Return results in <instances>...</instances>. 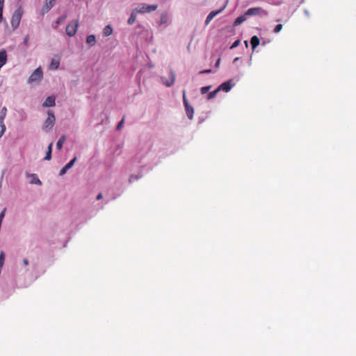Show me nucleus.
<instances>
[{
    "instance_id": "f257e3e1",
    "label": "nucleus",
    "mask_w": 356,
    "mask_h": 356,
    "mask_svg": "<svg viewBox=\"0 0 356 356\" xmlns=\"http://www.w3.org/2000/svg\"><path fill=\"white\" fill-rule=\"evenodd\" d=\"M22 15L23 9L22 7H19L14 11L10 22L13 30H15L19 27Z\"/></svg>"
},
{
    "instance_id": "f03ea898",
    "label": "nucleus",
    "mask_w": 356,
    "mask_h": 356,
    "mask_svg": "<svg viewBox=\"0 0 356 356\" xmlns=\"http://www.w3.org/2000/svg\"><path fill=\"white\" fill-rule=\"evenodd\" d=\"M47 115H48V117L44 122L42 129L46 131H49L53 128V127L55 124L56 118H55L54 112L51 111L49 110L47 111Z\"/></svg>"
},
{
    "instance_id": "7ed1b4c3",
    "label": "nucleus",
    "mask_w": 356,
    "mask_h": 356,
    "mask_svg": "<svg viewBox=\"0 0 356 356\" xmlns=\"http://www.w3.org/2000/svg\"><path fill=\"white\" fill-rule=\"evenodd\" d=\"M43 77V72L40 67L36 68L28 79L29 83L39 82Z\"/></svg>"
},
{
    "instance_id": "20e7f679",
    "label": "nucleus",
    "mask_w": 356,
    "mask_h": 356,
    "mask_svg": "<svg viewBox=\"0 0 356 356\" xmlns=\"http://www.w3.org/2000/svg\"><path fill=\"white\" fill-rule=\"evenodd\" d=\"M183 103L188 118L189 120H192L193 118L194 109L193 107L189 104L188 99H186L185 90H183Z\"/></svg>"
},
{
    "instance_id": "39448f33",
    "label": "nucleus",
    "mask_w": 356,
    "mask_h": 356,
    "mask_svg": "<svg viewBox=\"0 0 356 356\" xmlns=\"http://www.w3.org/2000/svg\"><path fill=\"white\" fill-rule=\"evenodd\" d=\"M79 26V20L74 19L66 27V34L72 37L74 36L76 31Z\"/></svg>"
},
{
    "instance_id": "423d86ee",
    "label": "nucleus",
    "mask_w": 356,
    "mask_h": 356,
    "mask_svg": "<svg viewBox=\"0 0 356 356\" xmlns=\"http://www.w3.org/2000/svg\"><path fill=\"white\" fill-rule=\"evenodd\" d=\"M267 15H268V12L263 10L260 7L249 8L245 13V15H248V16H254V15L266 16Z\"/></svg>"
},
{
    "instance_id": "0eeeda50",
    "label": "nucleus",
    "mask_w": 356,
    "mask_h": 356,
    "mask_svg": "<svg viewBox=\"0 0 356 356\" xmlns=\"http://www.w3.org/2000/svg\"><path fill=\"white\" fill-rule=\"evenodd\" d=\"M175 78H176L175 72L172 69H170V79H166L164 76H161V80L162 83L165 86L170 87L174 84Z\"/></svg>"
},
{
    "instance_id": "6e6552de",
    "label": "nucleus",
    "mask_w": 356,
    "mask_h": 356,
    "mask_svg": "<svg viewBox=\"0 0 356 356\" xmlns=\"http://www.w3.org/2000/svg\"><path fill=\"white\" fill-rule=\"evenodd\" d=\"M158 6L157 5H147L145 3L141 4L140 8H138V13L144 14L146 13H151L156 10Z\"/></svg>"
},
{
    "instance_id": "1a4fd4ad",
    "label": "nucleus",
    "mask_w": 356,
    "mask_h": 356,
    "mask_svg": "<svg viewBox=\"0 0 356 356\" xmlns=\"http://www.w3.org/2000/svg\"><path fill=\"white\" fill-rule=\"evenodd\" d=\"M226 7V4H225L221 8H220L219 10H213V11H211L207 17L206 19H205V22H204V24L205 25H208L210 22L216 16L218 15V14L221 13L224 9Z\"/></svg>"
},
{
    "instance_id": "9d476101",
    "label": "nucleus",
    "mask_w": 356,
    "mask_h": 356,
    "mask_svg": "<svg viewBox=\"0 0 356 356\" xmlns=\"http://www.w3.org/2000/svg\"><path fill=\"white\" fill-rule=\"evenodd\" d=\"M232 79H229L227 81H225L222 83H221L218 87L219 91L223 90V91H225L226 92L230 91V90L232 89V88L234 85V84H232Z\"/></svg>"
},
{
    "instance_id": "9b49d317",
    "label": "nucleus",
    "mask_w": 356,
    "mask_h": 356,
    "mask_svg": "<svg viewBox=\"0 0 356 356\" xmlns=\"http://www.w3.org/2000/svg\"><path fill=\"white\" fill-rule=\"evenodd\" d=\"M76 161V157H74L68 163H67L59 172V176L64 175L68 170H70L74 165Z\"/></svg>"
},
{
    "instance_id": "f8f14e48",
    "label": "nucleus",
    "mask_w": 356,
    "mask_h": 356,
    "mask_svg": "<svg viewBox=\"0 0 356 356\" xmlns=\"http://www.w3.org/2000/svg\"><path fill=\"white\" fill-rule=\"evenodd\" d=\"M26 177L31 178L30 184H36L38 186L42 185V181L40 180V179L38 178V177L36 174L27 173Z\"/></svg>"
},
{
    "instance_id": "ddd939ff",
    "label": "nucleus",
    "mask_w": 356,
    "mask_h": 356,
    "mask_svg": "<svg viewBox=\"0 0 356 356\" xmlns=\"http://www.w3.org/2000/svg\"><path fill=\"white\" fill-rule=\"evenodd\" d=\"M42 106L44 107H51L55 106V97L53 96L47 97Z\"/></svg>"
},
{
    "instance_id": "4468645a",
    "label": "nucleus",
    "mask_w": 356,
    "mask_h": 356,
    "mask_svg": "<svg viewBox=\"0 0 356 356\" xmlns=\"http://www.w3.org/2000/svg\"><path fill=\"white\" fill-rule=\"evenodd\" d=\"M137 11H138V8H134L132 10V12H131V13L130 15V17H129V19L127 20L128 24L131 25V24H133L135 22V21L136 19L137 14L138 13V12H137Z\"/></svg>"
},
{
    "instance_id": "2eb2a0df",
    "label": "nucleus",
    "mask_w": 356,
    "mask_h": 356,
    "mask_svg": "<svg viewBox=\"0 0 356 356\" xmlns=\"http://www.w3.org/2000/svg\"><path fill=\"white\" fill-rule=\"evenodd\" d=\"M259 39L257 35H254L250 39V44L252 46V49L254 51L255 48L259 44Z\"/></svg>"
},
{
    "instance_id": "dca6fc26",
    "label": "nucleus",
    "mask_w": 356,
    "mask_h": 356,
    "mask_svg": "<svg viewBox=\"0 0 356 356\" xmlns=\"http://www.w3.org/2000/svg\"><path fill=\"white\" fill-rule=\"evenodd\" d=\"M168 23V15L166 13H163L161 15L159 19L160 25H167Z\"/></svg>"
},
{
    "instance_id": "f3484780",
    "label": "nucleus",
    "mask_w": 356,
    "mask_h": 356,
    "mask_svg": "<svg viewBox=\"0 0 356 356\" xmlns=\"http://www.w3.org/2000/svg\"><path fill=\"white\" fill-rule=\"evenodd\" d=\"M52 146H53V143H51L49 146H48V148H47V151L46 152V155L44 158V160H46V161H49L51 160V152H52Z\"/></svg>"
},
{
    "instance_id": "a211bd4d",
    "label": "nucleus",
    "mask_w": 356,
    "mask_h": 356,
    "mask_svg": "<svg viewBox=\"0 0 356 356\" xmlns=\"http://www.w3.org/2000/svg\"><path fill=\"white\" fill-rule=\"evenodd\" d=\"M86 42L91 47L94 46L96 43V38L95 35H89L86 38Z\"/></svg>"
},
{
    "instance_id": "6ab92c4d",
    "label": "nucleus",
    "mask_w": 356,
    "mask_h": 356,
    "mask_svg": "<svg viewBox=\"0 0 356 356\" xmlns=\"http://www.w3.org/2000/svg\"><path fill=\"white\" fill-rule=\"evenodd\" d=\"M245 20H246L245 15H241V16L238 17L235 19V21L234 22V26H237L240 25L241 23H243Z\"/></svg>"
},
{
    "instance_id": "aec40b11",
    "label": "nucleus",
    "mask_w": 356,
    "mask_h": 356,
    "mask_svg": "<svg viewBox=\"0 0 356 356\" xmlns=\"http://www.w3.org/2000/svg\"><path fill=\"white\" fill-rule=\"evenodd\" d=\"M113 33V28L111 25H107L103 30V34L104 36H109Z\"/></svg>"
},
{
    "instance_id": "412c9836",
    "label": "nucleus",
    "mask_w": 356,
    "mask_h": 356,
    "mask_svg": "<svg viewBox=\"0 0 356 356\" xmlns=\"http://www.w3.org/2000/svg\"><path fill=\"white\" fill-rule=\"evenodd\" d=\"M65 136H61L56 143V147L58 149H61L64 142L65 141Z\"/></svg>"
},
{
    "instance_id": "4be33fe9",
    "label": "nucleus",
    "mask_w": 356,
    "mask_h": 356,
    "mask_svg": "<svg viewBox=\"0 0 356 356\" xmlns=\"http://www.w3.org/2000/svg\"><path fill=\"white\" fill-rule=\"evenodd\" d=\"M7 113V108L6 107H3L1 111V115H0V122H3L6 115Z\"/></svg>"
},
{
    "instance_id": "5701e85b",
    "label": "nucleus",
    "mask_w": 356,
    "mask_h": 356,
    "mask_svg": "<svg viewBox=\"0 0 356 356\" xmlns=\"http://www.w3.org/2000/svg\"><path fill=\"white\" fill-rule=\"evenodd\" d=\"M219 92V90L218 88H217L216 90H213L212 92H209V95H208V97H207V99H213L214 98L217 93Z\"/></svg>"
},
{
    "instance_id": "b1692460",
    "label": "nucleus",
    "mask_w": 356,
    "mask_h": 356,
    "mask_svg": "<svg viewBox=\"0 0 356 356\" xmlns=\"http://www.w3.org/2000/svg\"><path fill=\"white\" fill-rule=\"evenodd\" d=\"M67 18V15H63L61 16H60L56 21V25H59L60 24H62Z\"/></svg>"
},
{
    "instance_id": "393cba45",
    "label": "nucleus",
    "mask_w": 356,
    "mask_h": 356,
    "mask_svg": "<svg viewBox=\"0 0 356 356\" xmlns=\"http://www.w3.org/2000/svg\"><path fill=\"white\" fill-rule=\"evenodd\" d=\"M59 62L58 61H56L54 60H51V65H50V67L51 69L53 70H57L59 67Z\"/></svg>"
},
{
    "instance_id": "a878e982",
    "label": "nucleus",
    "mask_w": 356,
    "mask_h": 356,
    "mask_svg": "<svg viewBox=\"0 0 356 356\" xmlns=\"http://www.w3.org/2000/svg\"><path fill=\"white\" fill-rule=\"evenodd\" d=\"M0 127H1L0 138H1L4 134L6 129V125L3 122H0Z\"/></svg>"
},
{
    "instance_id": "bb28decb",
    "label": "nucleus",
    "mask_w": 356,
    "mask_h": 356,
    "mask_svg": "<svg viewBox=\"0 0 356 356\" xmlns=\"http://www.w3.org/2000/svg\"><path fill=\"white\" fill-rule=\"evenodd\" d=\"M5 261V254L3 252L0 253V268H2Z\"/></svg>"
},
{
    "instance_id": "cd10ccee",
    "label": "nucleus",
    "mask_w": 356,
    "mask_h": 356,
    "mask_svg": "<svg viewBox=\"0 0 356 356\" xmlns=\"http://www.w3.org/2000/svg\"><path fill=\"white\" fill-rule=\"evenodd\" d=\"M56 0H47L46 6L48 9H51L54 6Z\"/></svg>"
},
{
    "instance_id": "c85d7f7f",
    "label": "nucleus",
    "mask_w": 356,
    "mask_h": 356,
    "mask_svg": "<svg viewBox=\"0 0 356 356\" xmlns=\"http://www.w3.org/2000/svg\"><path fill=\"white\" fill-rule=\"evenodd\" d=\"M142 177L141 175H131L129 177V182L131 183L133 179L138 180Z\"/></svg>"
},
{
    "instance_id": "c756f323",
    "label": "nucleus",
    "mask_w": 356,
    "mask_h": 356,
    "mask_svg": "<svg viewBox=\"0 0 356 356\" xmlns=\"http://www.w3.org/2000/svg\"><path fill=\"white\" fill-rule=\"evenodd\" d=\"M211 87V86H207L202 87L201 88V93L202 94H206L209 90Z\"/></svg>"
},
{
    "instance_id": "7c9ffc66",
    "label": "nucleus",
    "mask_w": 356,
    "mask_h": 356,
    "mask_svg": "<svg viewBox=\"0 0 356 356\" xmlns=\"http://www.w3.org/2000/svg\"><path fill=\"white\" fill-rule=\"evenodd\" d=\"M282 29V24H277L275 26V29H274V33H279Z\"/></svg>"
},
{
    "instance_id": "2f4dec72",
    "label": "nucleus",
    "mask_w": 356,
    "mask_h": 356,
    "mask_svg": "<svg viewBox=\"0 0 356 356\" xmlns=\"http://www.w3.org/2000/svg\"><path fill=\"white\" fill-rule=\"evenodd\" d=\"M124 124V118H122L116 127V130L119 131L122 129Z\"/></svg>"
},
{
    "instance_id": "473e14b6",
    "label": "nucleus",
    "mask_w": 356,
    "mask_h": 356,
    "mask_svg": "<svg viewBox=\"0 0 356 356\" xmlns=\"http://www.w3.org/2000/svg\"><path fill=\"white\" fill-rule=\"evenodd\" d=\"M240 42H241V40H236V41H235V42H234L232 45H231L230 49H234V48L237 47L239 45Z\"/></svg>"
},
{
    "instance_id": "72a5a7b5",
    "label": "nucleus",
    "mask_w": 356,
    "mask_h": 356,
    "mask_svg": "<svg viewBox=\"0 0 356 356\" xmlns=\"http://www.w3.org/2000/svg\"><path fill=\"white\" fill-rule=\"evenodd\" d=\"M29 35H26L24 38V40H23V44L26 46H29Z\"/></svg>"
},
{
    "instance_id": "f704fd0d",
    "label": "nucleus",
    "mask_w": 356,
    "mask_h": 356,
    "mask_svg": "<svg viewBox=\"0 0 356 356\" xmlns=\"http://www.w3.org/2000/svg\"><path fill=\"white\" fill-rule=\"evenodd\" d=\"M211 72H212V71H211V69L204 70H202V71H200V74H209V73H211Z\"/></svg>"
},
{
    "instance_id": "c9c22d12",
    "label": "nucleus",
    "mask_w": 356,
    "mask_h": 356,
    "mask_svg": "<svg viewBox=\"0 0 356 356\" xmlns=\"http://www.w3.org/2000/svg\"><path fill=\"white\" fill-rule=\"evenodd\" d=\"M22 262H23V266H24L25 267H27L29 264V260L26 258L23 259Z\"/></svg>"
},
{
    "instance_id": "e433bc0d",
    "label": "nucleus",
    "mask_w": 356,
    "mask_h": 356,
    "mask_svg": "<svg viewBox=\"0 0 356 356\" xmlns=\"http://www.w3.org/2000/svg\"><path fill=\"white\" fill-rule=\"evenodd\" d=\"M3 9L0 8V22L3 20Z\"/></svg>"
},
{
    "instance_id": "4c0bfd02",
    "label": "nucleus",
    "mask_w": 356,
    "mask_h": 356,
    "mask_svg": "<svg viewBox=\"0 0 356 356\" xmlns=\"http://www.w3.org/2000/svg\"><path fill=\"white\" fill-rule=\"evenodd\" d=\"M4 0H0V8H3Z\"/></svg>"
},
{
    "instance_id": "58836bf2",
    "label": "nucleus",
    "mask_w": 356,
    "mask_h": 356,
    "mask_svg": "<svg viewBox=\"0 0 356 356\" xmlns=\"http://www.w3.org/2000/svg\"><path fill=\"white\" fill-rule=\"evenodd\" d=\"M102 197H103V196H102V194L100 193H99V194L97 195V198H96V199H97V200H101V199L102 198Z\"/></svg>"
},
{
    "instance_id": "ea45409f",
    "label": "nucleus",
    "mask_w": 356,
    "mask_h": 356,
    "mask_svg": "<svg viewBox=\"0 0 356 356\" xmlns=\"http://www.w3.org/2000/svg\"><path fill=\"white\" fill-rule=\"evenodd\" d=\"M220 58H218V59L217 60L215 66H216V67H218V66H219V65H220Z\"/></svg>"
},
{
    "instance_id": "a19ab883",
    "label": "nucleus",
    "mask_w": 356,
    "mask_h": 356,
    "mask_svg": "<svg viewBox=\"0 0 356 356\" xmlns=\"http://www.w3.org/2000/svg\"><path fill=\"white\" fill-rule=\"evenodd\" d=\"M238 59H239V58H235L234 59V60H233V63H236V62H238Z\"/></svg>"
},
{
    "instance_id": "79ce46f5",
    "label": "nucleus",
    "mask_w": 356,
    "mask_h": 356,
    "mask_svg": "<svg viewBox=\"0 0 356 356\" xmlns=\"http://www.w3.org/2000/svg\"><path fill=\"white\" fill-rule=\"evenodd\" d=\"M305 14H306L307 16H309V11H308V10H305Z\"/></svg>"
},
{
    "instance_id": "37998d69",
    "label": "nucleus",
    "mask_w": 356,
    "mask_h": 356,
    "mask_svg": "<svg viewBox=\"0 0 356 356\" xmlns=\"http://www.w3.org/2000/svg\"><path fill=\"white\" fill-rule=\"evenodd\" d=\"M245 46L248 47V41H245Z\"/></svg>"
}]
</instances>
